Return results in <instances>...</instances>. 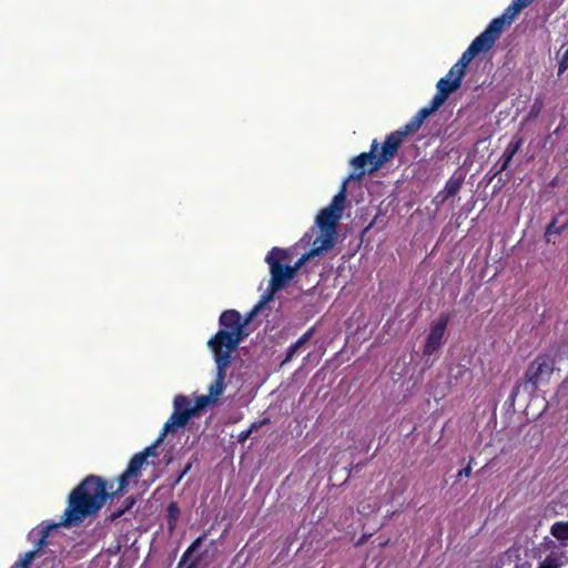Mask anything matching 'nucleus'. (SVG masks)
<instances>
[{
	"label": "nucleus",
	"mask_w": 568,
	"mask_h": 568,
	"mask_svg": "<svg viewBox=\"0 0 568 568\" xmlns=\"http://www.w3.org/2000/svg\"><path fill=\"white\" fill-rule=\"evenodd\" d=\"M464 75L460 72L455 73L454 69L450 68L448 73L436 84L437 92L432 99L434 105L437 104L440 108L448 97L460 88Z\"/></svg>",
	"instance_id": "9d476101"
},
{
	"label": "nucleus",
	"mask_w": 568,
	"mask_h": 568,
	"mask_svg": "<svg viewBox=\"0 0 568 568\" xmlns=\"http://www.w3.org/2000/svg\"><path fill=\"white\" fill-rule=\"evenodd\" d=\"M220 324L224 328L210 338L207 346L214 354V362L224 361V364L229 366L232 354L247 334L243 329L242 316L235 310L224 311L220 316Z\"/></svg>",
	"instance_id": "f03ea898"
},
{
	"label": "nucleus",
	"mask_w": 568,
	"mask_h": 568,
	"mask_svg": "<svg viewBox=\"0 0 568 568\" xmlns=\"http://www.w3.org/2000/svg\"><path fill=\"white\" fill-rule=\"evenodd\" d=\"M495 44L493 38H490L485 31L476 37L467 50L462 54L460 59L452 67L455 73L466 74V70L471 60L480 54L488 52Z\"/></svg>",
	"instance_id": "423d86ee"
},
{
	"label": "nucleus",
	"mask_w": 568,
	"mask_h": 568,
	"mask_svg": "<svg viewBox=\"0 0 568 568\" xmlns=\"http://www.w3.org/2000/svg\"><path fill=\"white\" fill-rule=\"evenodd\" d=\"M59 527H63L62 525H60V521L59 523L49 524V525L44 526L41 529V531H40L41 537L36 542L34 549L31 550V551H36V556L37 557L39 556V552L41 551V549H43L47 546V544H48L47 542V538L49 537L50 531L54 530V529H58Z\"/></svg>",
	"instance_id": "412c9836"
},
{
	"label": "nucleus",
	"mask_w": 568,
	"mask_h": 568,
	"mask_svg": "<svg viewBox=\"0 0 568 568\" xmlns=\"http://www.w3.org/2000/svg\"><path fill=\"white\" fill-rule=\"evenodd\" d=\"M379 148V143L374 140L371 145V150L368 152H363L359 155L355 156L351 164L355 170H361L357 174V178H361L365 174V172L373 173L378 169L375 168V163L377 162L378 154H376Z\"/></svg>",
	"instance_id": "9b49d317"
},
{
	"label": "nucleus",
	"mask_w": 568,
	"mask_h": 568,
	"mask_svg": "<svg viewBox=\"0 0 568 568\" xmlns=\"http://www.w3.org/2000/svg\"><path fill=\"white\" fill-rule=\"evenodd\" d=\"M174 410L178 412H186L187 409H192L190 399L184 395H178L173 402Z\"/></svg>",
	"instance_id": "393cba45"
},
{
	"label": "nucleus",
	"mask_w": 568,
	"mask_h": 568,
	"mask_svg": "<svg viewBox=\"0 0 568 568\" xmlns=\"http://www.w3.org/2000/svg\"><path fill=\"white\" fill-rule=\"evenodd\" d=\"M195 409H187L186 412L174 410L168 422L164 424L162 433L156 438L158 443H162L168 433H174L180 427H183L187 422L195 416Z\"/></svg>",
	"instance_id": "4468645a"
},
{
	"label": "nucleus",
	"mask_w": 568,
	"mask_h": 568,
	"mask_svg": "<svg viewBox=\"0 0 568 568\" xmlns=\"http://www.w3.org/2000/svg\"><path fill=\"white\" fill-rule=\"evenodd\" d=\"M36 558V551H28L14 564V568H30Z\"/></svg>",
	"instance_id": "a878e982"
},
{
	"label": "nucleus",
	"mask_w": 568,
	"mask_h": 568,
	"mask_svg": "<svg viewBox=\"0 0 568 568\" xmlns=\"http://www.w3.org/2000/svg\"><path fill=\"white\" fill-rule=\"evenodd\" d=\"M567 558L564 552L551 551L544 560H541L537 568H562L566 565Z\"/></svg>",
	"instance_id": "6ab92c4d"
},
{
	"label": "nucleus",
	"mask_w": 568,
	"mask_h": 568,
	"mask_svg": "<svg viewBox=\"0 0 568 568\" xmlns=\"http://www.w3.org/2000/svg\"><path fill=\"white\" fill-rule=\"evenodd\" d=\"M288 252L273 247L265 261L270 266L271 281L267 291L264 294H271L272 298L274 294L286 286V284L294 277L293 271L290 265H283L282 263L288 260Z\"/></svg>",
	"instance_id": "20e7f679"
},
{
	"label": "nucleus",
	"mask_w": 568,
	"mask_h": 568,
	"mask_svg": "<svg viewBox=\"0 0 568 568\" xmlns=\"http://www.w3.org/2000/svg\"><path fill=\"white\" fill-rule=\"evenodd\" d=\"M470 473H471V467L468 465L464 469L459 470L457 476L458 477H463V476L468 477V476H470Z\"/></svg>",
	"instance_id": "2f4dec72"
},
{
	"label": "nucleus",
	"mask_w": 568,
	"mask_h": 568,
	"mask_svg": "<svg viewBox=\"0 0 568 568\" xmlns=\"http://www.w3.org/2000/svg\"><path fill=\"white\" fill-rule=\"evenodd\" d=\"M216 365V374L214 382L209 386V394L207 395H201L196 397L195 406L192 407V409H195V416L199 414V412L203 408H205L207 405L215 403L217 398L223 394L225 389V377H226V368L227 365L224 364V361L217 359L215 362Z\"/></svg>",
	"instance_id": "0eeeda50"
},
{
	"label": "nucleus",
	"mask_w": 568,
	"mask_h": 568,
	"mask_svg": "<svg viewBox=\"0 0 568 568\" xmlns=\"http://www.w3.org/2000/svg\"><path fill=\"white\" fill-rule=\"evenodd\" d=\"M314 329L310 328L307 332H305L294 344H292L286 353V356L283 361V364L290 362L293 356L296 354V352L305 345V343L312 337Z\"/></svg>",
	"instance_id": "4be33fe9"
},
{
	"label": "nucleus",
	"mask_w": 568,
	"mask_h": 568,
	"mask_svg": "<svg viewBox=\"0 0 568 568\" xmlns=\"http://www.w3.org/2000/svg\"><path fill=\"white\" fill-rule=\"evenodd\" d=\"M179 516H180L179 506L175 503H171L168 506V521H169V527L171 530L175 527Z\"/></svg>",
	"instance_id": "b1692460"
},
{
	"label": "nucleus",
	"mask_w": 568,
	"mask_h": 568,
	"mask_svg": "<svg viewBox=\"0 0 568 568\" xmlns=\"http://www.w3.org/2000/svg\"><path fill=\"white\" fill-rule=\"evenodd\" d=\"M521 144H523V140H521V139H516V140H515V139H513V140L508 143V145H507V148H506V150H505L504 154H503V155H501V158H500V161H499V162H500V166H499V170H498V172H497V173H500V172L505 171V170L508 168V165H509V163H510L511 159L514 158V155H515V154L519 151V149L521 148Z\"/></svg>",
	"instance_id": "a211bd4d"
},
{
	"label": "nucleus",
	"mask_w": 568,
	"mask_h": 568,
	"mask_svg": "<svg viewBox=\"0 0 568 568\" xmlns=\"http://www.w3.org/2000/svg\"><path fill=\"white\" fill-rule=\"evenodd\" d=\"M439 106L436 104L434 105V102L430 101L429 105L420 109L413 119L405 124L399 131L406 136L410 133L417 132L420 126L423 125L424 121L436 110H438Z\"/></svg>",
	"instance_id": "dca6fc26"
},
{
	"label": "nucleus",
	"mask_w": 568,
	"mask_h": 568,
	"mask_svg": "<svg viewBox=\"0 0 568 568\" xmlns=\"http://www.w3.org/2000/svg\"><path fill=\"white\" fill-rule=\"evenodd\" d=\"M346 191L347 180L343 182L339 192L333 197L329 205L322 209L317 214L315 224L321 231H336L343 215Z\"/></svg>",
	"instance_id": "39448f33"
},
{
	"label": "nucleus",
	"mask_w": 568,
	"mask_h": 568,
	"mask_svg": "<svg viewBox=\"0 0 568 568\" xmlns=\"http://www.w3.org/2000/svg\"><path fill=\"white\" fill-rule=\"evenodd\" d=\"M133 504H134V499L133 498L128 499V504H126L125 510L130 509L133 506ZM123 513H124V509L123 510H119L118 513H115L113 515V517L114 518L120 517Z\"/></svg>",
	"instance_id": "7c9ffc66"
},
{
	"label": "nucleus",
	"mask_w": 568,
	"mask_h": 568,
	"mask_svg": "<svg viewBox=\"0 0 568 568\" xmlns=\"http://www.w3.org/2000/svg\"><path fill=\"white\" fill-rule=\"evenodd\" d=\"M190 468H191V464L186 465V467L184 468L182 474L179 476L178 481H180L182 479V477L190 470Z\"/></svg>",
	"instance_id": "72a5a7b5"
},
{
	"label": "nucleus",
	"mask_w": 568,
	"mask_h": 568,
	"mask_svg": "<svg viewBox=\"0 0 568 568\" xmlns=\"http://www.w3.org/2000/svg\"><path fill=\"white\" fill-rule=\"evenodd\" d=\"M205 539V535H202L197 537L191 546L184 551V554L181 557V560L179 562V568H182L185 566V568H201V561L203 555H196L193 557V555L199 550L201 545L203 544Z\"/></svg>",
	"instance_id": "2eb2a0df"
},
{
	"label": "nucleus",
	"mask_w": 568,
	"mask_h": 568,
	"mask_svg": "<svg viewBox=\"0 0 568 568\" xmlns=\"http://www.w3.org/2000/svg\"><path fill=\"white\" fill-rule=\"evenodd\" d=\"M458 187H459L458 184L447 185V194L453 195L457 191Z\"/></svg>",
	"instance_id": "473e14b6"
},
{
	"label": "nucleus",
	"mask_w": 568,
	"mask_h": 568,
	"mask_svg": "<svg viewBox=\"0 0 568 568\" xmlns=\"http://www.w3.org/2000/svg\"><path fill=\"white\" fill-rule=\"evenodd\" d=\"M556 371V357L550 354L538 355L532 362L529 363L523 382L518 383L513 395L519 394L521 390L528 395L534 394L537 389L548 385L551 376Z\"/></svg>",
	"instance_id": "7ed1b4c3"
},
{
	"label": "nucleus",
	"mask_w": 568,
	"mask_h": 568,
	"mask_svg": "<svg viewBox=\"0 0 568 568\" xmlns=\"http://www.w3.org/2000/svg\"><path fill=\"white\" fill-rule=\"evenodd\" d=\"M258 426H260V425H258L257 423H253V424L251 425V427H250V428H247L246 430H243V432H241V433L239 434V436H237V440H239L240 443H244V442H245V440L251 436V434L253 433V430L257 429V427H258Z\"/></svg>",
	"instance_id": "cd10ccee"
},
{
	"label": "nucleus",
	"mask_w": 568,
	"mask_h": 568,
	"mask_svg": "<svg viewBox=\"0 0 568 568\" xmlns=\"http://www.w3.org/2000/svg\"><path fill=\"white\" fill-rule=\"evenodd\" d=\"M568 69V49L562 53L559 60V73Z\"/></svg>",
	"instance_id": "c85d7f7f"
},
{
	"label": "nucleus",
	"mask_w": 568,
	"mask_h": 568,
	"mask_svg": "<svg viewBox=\"0 0 568 568\" xmlns=\"http://www.w3.org/2000/svg\"><path fill=\"white\" fill-rule=\"evenodd\" d=\"M404 138L405 135L399 130L386 136L374 169H381L386 162L394 158Z\"/></svg>",
	"instance_id": "f8f14e48"
},
{
	"label": "nucleus",
	"mask_w": 568,
	"mask_h": 568,
	"mask_svg": "<svg viewBox=\"0 0 568 568\" xmlns=\"http://www.w3.org/2000/svg\"><path fill=\"white\" fill-rule=\"evenodd\" d=\"M557 220H554L546 229V236H550L552 233L558 234L564 226H556Z\"/></svg>",
	"instance_id": "c756f323"
},
{
	"label": "nucleus",
	"mask_w": 568,
	"mask_h": 568,
	"mask_svg": "<svg viewBox=\"0 0 568 568\" xmlns=\"http://www.w3.org/2000/svg\"><path fill=\"white\" fill-rule=\"evenodd\" d=\"M160 445L156 440L144 448L143 452L135 454L124 473L119 478V489L118 491L123 490L128 486V479L132 477H138L142 466L144 465L148 457L155 456L156 455V448Z\"/></svg>",
	"instance_id": "1a4fd4ad"
},
{
	"label": "nucleus",
	"mask_w": 568,
	"mask_h": 568,
	"mask_svg": "<svg viewBox=\"0 0 568 568\" xmlns=\"http://www.w3.org/2000/svg\"><path fill=\"white\" fill-rule=\"evenodd\" d=\"M551 535L558 540H568V521L555 523L550 528Z\"/></svg>",
	"instance_id": "5701e85b"
},
{
	"label": "nucleus",
	"mask_w": 568,
	"mask_h": 568,
	"mask_svg": "<svg viewBox=\"0 0 568 568\" xmlns=\"http://www.w3.org/2000/svg\"><path fill=\"white\" fill-rule=\"evenodd\" d=\"M336 234V231L320 230V235L312 243L311 254L317 256L329 251L334 246Z\"/></svg>",
	"instance_id": "f3484780"
},
{
	"label": "nucleus",
	"mask_w": 568,
	"mask_h": 568,
	"mask_svg": "<svg viewBox=\"0 0 568 568\" xmlns=\"http://www.w3.org/2000/svg\"><path fill=\"white\" fill-rule=\"evenodd\" d=\"M448 321L449 318L447 315H442L438 318V321L432 326L426 339L424 355H432L435 351H437L440 347Z\"/></svg>",
	"instance_id": "ddd939ff"
},
{
	"label": "nucleus",
	"mask_w": 568,
	"mask_h": 568,
	"mask_svg": "<svg viewBox=\"0 0 568 568\" xmlns=\"http://www.w3.org/2000/svg\"><path fill=\"white\" fill-rule=\"evenodd\" d=\"M311 256H314L313 254H311V251L304 255H302L297 262L293 265V266H290V268L293 271V275L295 276L296 272L304 265V263L311 257Z\"/></svg>",
	"instance_id": "bb28decb"
},
{
	"label": "nucleus",
	"mask_w": 568,
	"mask_h": 568,
	"mask_svg": "<svg viewBox=\"0 0 568 568\" xmlns=\"http://www.w3.org/2000/svg\"><path fill=\"white\" fill-rule=\"evenodd\" d=\"M566 385H568V378L562 383V386H561V387H562V388H565V387H566Z\"/></svg>",
	"instance_id": "f704fd0d"
},
{
	"label": "nucleus",
	"mask_w": 568,
	"mask_h": 568,
	"mask_svg": "<svg viewBox=\"0 0 568 568\" xmlns=\"http://www.w3.org/2000/svg\"><path fill=\"white\" fill-rule=\"evenodd\" d=\"M526 7L518 0H513L504 13L490 21L488 27L484 30L496 42L504 31L505 27L510 26L517 14Z\"/></svg>",
	"instance_id": "6e6552de"
},
{
	"label": "nucleus",
	"mask_w": 568,
	"mask_h": 568,
	"mask_svg": "<svg viewBox=\"0 0 568 568\" xmlns=\"http://www.w3.org/2000/svg\"><path fill=\"white\" fill-rule=\"evenodd\" d=\"M118 491L113 493L115 495ZM111 495L106 491L103 478L89 475L68 496L60 525L71 528L81 525L87 518L95 516Z\"/></svg>",
	"instance_id": "f257e3e1"
},
{
	"label": "nucleus",
	"mask_w": 568,
	"mask_h": 568,
	"mask_svg": "<svg viewBox=\"0 0 568 568\" xmlns=\"http://www.w3.org/2000/svg\"><path fill=\"white\" fill-rule=\"evenodd\" d=\"M272 301L271 294H263L258 303L248 312L244 320H242L243 329L250 324V322L264 308V306Z\"/></svg>",
	"instance_id": "aec40b11"
}]
</instances>
